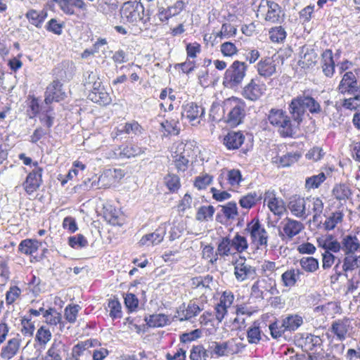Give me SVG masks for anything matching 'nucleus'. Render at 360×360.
<instances>
[{
	"label": "nucleus",
	"mask_w": 360,
	"mask_h": 360,
	"mask_svg": "<svg viewBox=\"0 0 360 360\" xmlns=\"http://www.w3.org/2000/svg\"><path fill=\"white\" fill-rule=\"evenodd\" d=\"M288 111L292 120L299 126L307 111L312 115H318L322 112V108L316 99L310 95L302 94L291 100L288 105Z\"/></svg>",
	"instance_id": "1"
},
{
	"label": "nucleus",
	"mask_w": 360,
	"mask_h": 360,
	"mask_svg": "<svg viewBox=\"0 0 360 360\" xmlns=\"http://www.w3.org/2000/svg\"><path fill=\"white\" fill-rule=\"evenodd\" d=\"M268 120L271 125L278 128L282 137H292L295 133L290 118L281 109H271Z\"/></svg>",
	"instance_id": "2"
},
{
	"label": "nucleus",
	"mask_w": 360,
	"mask_h": 360,
	"mask_svg": "<svg viewBox=\"0 0 360 360\" xmlns=\"http://www.w3.org/2000/svg\"><path fill=\"white\" fill-rule=\"evenodd\" d=\"M224 106L230 108L227 122L233 127L238 126L245 116V102L237 97H231L224 102Z\"/></svg>",
	"instance_id": "3"
},
{
	"label": "nucleus",
	"mask_w": 360,
	"mask_h": 360,
	"mask_svg": "<svg viewBox=\"0 0 360 360\" xmlns=\"http://www.w3.org/2000/svg\"><path fill=\"white\" fill-rule=\"evenodd\" d=\"M247 65L244 62L234 61L226 70L224 84L229 88L238 87L246 75Z\"/></svg>",
	"instance_id": "4"
},
{
	"label": "nucleus",
	"mask_w": 360,
	"mask_h": 360,
	"mask_svg": "<svg viewBox=\"0 0 360 360\" xmlns=\"http://www.w3.org/2000/svg\"><path fill=\"white\" fill-rule=\"evenodd\" d=\"M257 12V16L260 15L267 22L271 23L280 22L281 8L274 1L260 0Z\"/></svg>",
	"instance_id": "5"
},
{
	"label": "nucleus",
	"mask_w": 360,
	"mask_h": 360,
	"mask_svg": "<svg viewBox=\"0 0 360 360\" xmlns=\"http://www.w3.org/2000/svg\"><path fill=\"white\" fill-rule=\"evenodd\" d=\"M179 1H177L173 6L169 7L167 10L159 11L158 15L161 21H167L170 27L173 35L180 33V7Z\"/></svg>",
	"instance_id": "6"
},
{
	"label": "nucleus",
	"mask_w": 360,
	"mask_h": 360,
	"mask_svg": "<svg viewBox=\"0 0 360 360\" xmlns=\"http://www.w3.org/2000/svg\"><path fill=\"white\" fill-rule=\"evenodd\" d=\"M244 232L250 234L252 242L257 248L259 246H267L268 233L258 219H253L249 222L247 224V227L244 229Z\"/></svg>",
	"instance_id": "7"
},
{
	"label": "nucleus",
	"mask_w": 360,
	"mask_h": 360,
	"mask_svg": "<svg viewBox=\"0 0 360 360\" xmlns=\"http://www.w3.org/2000/svg\"><path fill=\"white\" fill-rule=\"evenodd\" d=\"M304 229L302 222L286 217L280 224L278 236L283 240H291L298 235Z\"/></svg>",
	"instance_id": "8"
},
{
	"label": "nucleus",
	"mask_w": 360,
	"mask_h": 360,
	"mask_svg": "<svg viewBox=\"0 0 360 360\" xmlns=\"http://www.w3.org/2000/svg\"><path fill=\"white\" fill-rule=\"evenodd\" d=\"M123 19L129 22H137L143 20L144 17V8L143 5L137 1L125 2L120 11Z\"/></svg>",
	"instance_id": "9"
},
{
	"label": "nucleus",
	"mask_w": 360,
	"mask_h": 360,
	"mask_svg": "<svg viewBox=\"0 0 360 360\" xmlns=\"http://www.w3.org/2000/svg\"><path fill=\"white\" fill-rule=\"evenodd\" d=\"M264 292H268L271 295L279 294V291L276 288V282L274 279H258L251 287V294L256 298L264 299Z\"/></svg>",
	"instance_id": "10"
},
{
	"label": "nucleus",
	"mask_w": 360,
	"mask_h": 360,
	"mask_svg": "<svg viewBox=\"0 0 360 360\" xmlns=\"http://www.w3.org/2000/svg\"><path fill=\"white\" fill-rule=\"evenodd\" d=\"M33 166L34 169L28 174L22 184V186L28 195H32L37 191L42 183L43 169L38 166L37 162H34Z\"/></svg>",
	"instance_id": "11"
},
{
	"label": "nucleus",
	"mask_w": 360,
	"mask_h": 360,
	"mask_svg": "<svg viewBox=\"0 0 360 360\" xmlns=\"http://www.w3.org/2000/svg\"><path fill=\"white\" fill-rule=\"evenodd\" d=\"M234 275L238 281H243L246 279H253L257 276L255 267L246 262V259L240 257L234 264Z\"/></svg>",
	"instance_id": "12"
},
{
	"label": "nucleus",
	"mask_w": 360,
	"mask_h": 360,
	"mask_svg": "<svg viewBox=\"0 0 360 360\" xmlns=\"http://www.w3.org/2000/svg\"><path fill=\"white\" fill-rule=\"evenodd\" d=\"M266 91V85L261 83L257 78L252 79L250 82L244 86L242 95L250 101H257Z\"/></svg>",
	"instance_id": "13"
},
{
	"label": "nucleus",
	"mask_w": 360,
	"mask_h": 360,
	"mask_svg": "<svg viewBox=\"0 0 360 360\" xmlns=\"http://www.w3.org/2000/svg\"><path fill=\"white\" fill-rule=\"evenodd\" d=\"M204 110L195 103H189L184 106L181 118H184L192 125L195 126L200 123V117L203 115Z\"/></svg>",
	"instance_id": "14"
},
{
	"label": "nucleus",
	"mask_w": 360,
	"mask_h": 360,
	"mask_svg": "<svg viewBox=\"0 0 360 360\" xmlns=\"http://www.w3.org/2000/svg\"><path fill=\"white\" fill-rule=\"evenodd\" d=\"M288 207L291 213L297 218L307 217V198L293 195L290 198Z\"/></svg>",
	"instance_id": "15"
},
{
	"label": "nucleus",
	"mask_w": 360,
	"mask_h": 360,
	"mask_svg": "<svg viewBox=\"0 0 360 360\" xmlns=\"http://www.w3.org/2000/svg\"><path fill=\"white\" fill-rule=\"evenodd\" d=\"M352 321L349 318L335 320L331 325L333 332L339 340H344L349 335L352 330Z\"/></svg>",
	"instance_id": "16"
},
{
	"label": "nucleus",
	"mask_w": 360,
	"mask_h": 360,
	"mask_svg": "<svg viewBox=\"0 0 360 360\" xmlns=\"http://www.w3.org/2000/svg\"><path fill=\"white\" fill-rule=\"evenodd\" d=\"M65 92L62 90V84L58 80L53 81L47 87L45 91L46 104H51L52 102H58L63 100Z\"/></svg>",
	"instance_id": "17"
},
{
	"label": "nucleus",
	"mask_w": 360,
	"mask_h": 360,
	"mask_svg": "<svg viewBox=\"0 0 360 360\" xmlns=\"http://www.w3.org/2000/svg\"><path fill=\"white\" fill-rule=\"evenodd\" d=\"M68 354V347L62 341L54 340L46 352L45 360H63Z\"/></svg>",
	"instance_id": "18"
},
{
	"label": "nucleus",
	"mask_w": 360,
	"mask_h": 360,
	"mask_svg": "<svg viewBox=\"0 0 360 360\" xmlns=\"http://www.w3.org/2000/svg\"><path fill=\"white\" fill-rule=\"evenodd\" d=\"M341 242L342 250L345 255H352L360 252V239L356 234L342 235Z\"/></svg>",
	"instance_id": "19"
},
{
	"label": "nucleus",
	"mask_w": 360,
	"mask_h": 360,
	"mask_svg": "<svg viewBox=\"0 0 360 360\" xmlns=\"http://www.w3.org/2000/svg\"><path fill=\"white\" fill-rule=\"evenodd\" d=\"M60 10L67 15H74V7L83 11H87V5L83 0H53Z\"/></svg>",
	"instance_id": "20"
},
{
	"label": "nucleus",
	"mask_w": 360,
	"mask_h": 360,
	"mask_svg": "<svg viewBox=\"0 0 360 360\" xmlns=\"http://www.w3.org/2000/svg\"><path fill=\"white\" fill-rule=\"evenodd\" d=\"M307 217L313 214V221L319 222L323 210V202L319 197L307 198Z\"/></svg>",
	"instance_id": "21"
},
{
	"label": "nucleus",
	"mask_w": 360,
	"mask_h": 360,
	"mask_svg": "<svg viewBox=\"0 0 360 360\" xmlns=\"http://www.w3.org/2000/svg\"><path fill=\"white\" fill-rule=\"evenodd\" d=\"M233 346H234L233 340L223 343L212 342L209 347L210 354H214L217 356H228L238 351Z\"/></svg>",
	"instance_id": "22"
},
{
	"label": "nucleus",
	"mask_w": 360,
	"mask_h": 360,
	"mask_svg": "<svg viewBox=\"0 0 360 360\" xmlns=\"http://www.w3.org/2000/svg\"><path fill=\"white\" fill-rule=\"evenodd\" d=\"M357 84L358 82L355 75L349 71L343 75L338 89L340 94L349 95Z\"/></svg>",
	"instance_id": "23"
},
{
	"label": "nucleus",
	"mask_w": 360,
	"mask_h": 360,
	"mask_svg": "<svg viewBox=\"0 0 360 360\" xmlns=\"http://www.w3.org/2000/svg\"><path fill=\"white\" fill-rule=\"evenodd\" d=\"M201 309L195 302L190 301L184 310H181V327L186 324L195 323L196 316L201 311Z\"/></svg>",
	"instance_id": "24"
},
{
	"label": "nucleus",
	"mask_w": 360,
	"mask_h": 360,
	"mask_svg": "<svg viewBox=\"0 0 360 360\" xmlns=\"http://www.w3.org/2000/svg\"><path fill=\"white\" fill-rule=\"evenodd\" d=\"M245 136L240 131H229L224 138L223 143L229 150L239 148L243 143Z\"/></svg>",
	"instance_id": "25"
},
{
	"label": "nucleus",
	"mask_w": 360,
	"mask_h": 360,
	"mask_svg": "<svg viewBox=\"0 0 360 360\" xmlns=\"http://www.w3.org/2000/svg\"><path fill=\"white\" fill-rule=\"evenodd\" d=\"M21 338L19 335L9 340L6 346L1 351V356L5 359H10L14 356L19 350Z\"/></svg>",
	"instance_id": "26"
},
{
	"label": "nucleus",
	"mask_w": 360,
	"mask_h": 360,
	"mask_svg": "<svg viewBox=\"0 0 360 360\" xmlns=\"http://www.w3.org/2000/svg\"><path fill=\"white\" fill-rule=\"evenodd\" d=\"M257 72L259 75L269 77L276 71V65L272 58L266 57L257 63Z\"/></svg>",
	"instance_id": "27"
},
{
	"label": "nucleus",
	"mask_w": 360,
	"mask_h": 360,
	"mask_svg": "<svg viewBox=\"0 0 360 360\" xmlns=\"http://www.w3.org/2000/svg\"><path fill=\"white\" fill-rule=\"evenodd\" d=\"M165 227H159L153 233L143 236L139 241L141 245H158L162 241L165 235Z\"/></svg>",
	"instance_id": "28"
},
{
	"label": "nucleus",
	"mask_w": 360,
	"mask_h": 360,
	"mask_svg": "<svg viewBox=\"0 0 360 360\" xmlns=\"http://www.w3.org/2000/svg\"><path fill=\"white\" fill-rule=\"evenodd\" d=\"M332 195L340 203H345L351 197L352 191L349 186L345 184H336L332 190Z\"/></svg>",
	"instance_id": "29"
},
{
	"label": "nucleus",
	"mask_w": 360,
	"mask_h": 360,
	"mask_svg": "<svg viewBox=\"0 0 360 360\" xmlns=\"http://www.w3.org/2000/svg\"><path fill=\"white\" fill-rule=\"evenodd\" d=\"M322 70L326 77H332L335 71V62L330 50H326L322 53Z\"/></svg>",
	"instance_id": "30"
},
{
	"label": "nucleus",
	"mask_w": 360,
	"mask_h": 360,
	"mask_svg": "<svg viewBox=\"0 0 360 360\" xmlns=\"http://www.w3.org/2000/svg\"><path fill=\"white\" fill-rule=\"evenodd\" d=\"M301 275H303V273L298 269L287 270L281 275L283 285L288 288L294 286Z\"/></svg>",
	"instance_id": "31"
},
{
	"label": "nucleus",
	"mask_w": 360,
	"mask_h": 360,
	"mask_svg": "<svg viewBox=\"0 0 360 360\" xmlns=\"http://www.w3.org/2000/svg\"><path fill=\"white\" fill-rule=\"evenodd\" d=\"M25 17L32 25L39 28L47 17V12L44 10L38 11L31 9L26 13Z\"/></svg>",
	"instance_id": "32"
},
{
	"label": "nucleus",
	"mask_w": 360,
	"mask_h": 360,
	"mask_svg": "<svg viewBox=\"0 0 360 360\" xmlns=\"http://www.w3.org/2000/svg\"><path fill=\"white\" fill-rule=\"evenodd\" d=\"M217 253L221 257L235 255L236 252L232 239L229 237L222 238L218 244Z\"/></svg>",
	"instance_id": "33"
},
{
	"label": "nucleus",
	"mask_w": 360,
	"mask_h": 360,
	"mask_svg": "<svg viewBox=\"0 0 360 360\" xmlns=\"http://www.w3.org/2000/svg\"><path fill=\"white\" fill-rule=\"evenodd\" d=\"M41 243L35 239H25L18 245V251L25 255H32L39 249Z\"/></svg>",
	"instance_id": "34"
},
{
	"label": "nucleus",
	"mask_w": 360,
	"mask_h": 360,
	"mask_svg": "<svg viewBox=\"0 0 360 360\" xmlns=\"http://www.w3.org/2000/svg\"><path fill=\"white\" fill-rule=\"evenodd\" d=\"M103 217L106 221L113 226H122L123 224V219L120 212L111 206L106 208Z\"/></svg>",
	"instance_id": "35"
},
{
	"label": "nucleus",
	"mask_w": 360,
	"mask_h": 360,
	"mask_svg": "<svg viewBox=\"0 0 360 360\" xmlns=\"http://www.w3.org/2000/svg\"><path fill=\"white\" fill-rule=\"evenodd\" d=\"M89 98L101 105H107L112 101L110 96L104 89L98 91H91L89 94Z\"/></svg>",
	"instance_id": "36"
},
{
	"label": "nucleus",
	"mask_w": 360,
	"mask_h": 360,
	"mask_svg": "<svg viewBox=\"0 0 360 360\" xmlns=\"http://www.w3.org/2000/svg\"><path fill=\"white\" fill-rule=\"evenodd\" d=\"M196 148L193 142L185 143L183 151L181 152V165L187 166L190 162H192L196 155Z\"/></svg>",
	"instance_id": "37"
},
{
	"label": "nucleus",
	"mask_w": 360,
	"mask_h": 360,
	"mask_svg": "<svg viewBox=\"0 0 360 360\" xmlns=\"http://www.w3.org/2000/svg\"><path fill=\"white\" fill-rule=\"evenodd\" d=\"M303 323L302 318L300 316H288L283 320L281 328L285 330H297Z\"/></svg>",
	"instance_id": "38"
},
{
	"label": "nucleus",
	"mask_w": 360,
	"mask_h": 360,
	"mask_svg": "<svg viewBox=\"0 0 360 360\" xmlns=\"http://www.w3.org/2000/svg\"><path fill=\"white\" fill-rule=\"evenodd\" d=\"M52 337L49 329L45 326H41L37 331L35 335V342L43 348H45L46 344L51 340Z\"/></svg>",
	"instance_id": "39"
},
{
	"label": "nucleus",
	"mask_w": 360,
	"mask_h": 360,
	"mask_svg": "<svg viewBox=\"0 0 360 360\" xmlns=\"http://www.w3.org/2000/svg\"><path fill=\"white\" fill-rule=\"evenodd\" d=\"M91 346V344L89 341L82 342L73 347L72 352L78 359L81 356L89 359L91 356V352L89 349Z\"/></svg>",
	"instance_id": "40"
},
{
	"label": "nucleus",
	"mask_w": 360,
	"mask_h": 360,
	"mask_svg": "<svg viewBox=\"0 0 360 360\" xmlns=\"http://www.w3.org/2000/svg\"><path fill=\"white\" fill-rule=\"evenodd\" d=\"M226 179L228 181L230 188H238L243 181L241 172L239 169H230L225 173Z\"/></svg>",
	"instance_id": "41"
},
{
	"label": "nucleus",
	"mask_w": 360,
	"mask_h": 360,
	"mask_svg": "<svg viewBox=\"0 0 360 360\" xmlns=\"http://www.w3.org/2000/svg\"><path fill=\"white\" fill-rule=\"evenodd\" d=\"M342 212L340 211H335L326 218L323 223V226L326 230H333L338 224H340L342 221Z\"/></svg>",
	"instance_id": "42"
},
{
	"label": "nucleus",
	"mask_w": 360,
	"mask_h": 360,
	"mask_svg": "<svg viewBox=\"0 0 360 360\" xmlns=\"http://www.w3.org/2000/svg\"><path fill=\"white\" fill-rule=\"evenodd\" d=\"M360 267V256H354V254L347 255L344 259L342 269L344 271H353Z\"/></svg>",
	"instance_id": "43"
},
{
	"label": "nucleus",
	"mask_w": 360,
	"mask_h": 360,
	"mask_svg": "<svg viewBox=\"0 0 360 360\" xmlns=\"http://www.w3.org/2000/svg\"><path fill=\"white\" fill-rule=\"evenodd\" d=\"M145 321L149 327H162L167 322V318L162 314H153L145 318Z\"/></svg>",
	"instance_id": "44"
},
{
	"label": "nucleus",
	"mask_w": 360,
	"mask_h": 360,
	"mask_svg": "<svg viewBox=\"0 0 360 360\" xmlns=\"http://www.w3.org/2000/svg\"><path fill=\"white\" fill-rule=\"evenodd\" d=\"M144 153V150L136 145H129L123 148L120 153V158H130Z\"/></svg>",
	"instance_id": "45"
},
{
	"label": "nucleus",
	"mask_w": 360,
	"mask_h": 360,
	"mask_svg": "<svg viewBox=\"0 0 360 360\" xmlns=\"http://www.w3.org/2000/svg\"><path fill=\"white\" fill-rule=\"evenodd\" d=\"M300 264L302 269L307 272H314L319 269V262L312 257H302L300 260Z\"/></svg>",
	"instance_id": "46"
},
{
	"label": "nucleus",
	"mask_w": 360,
	"mask_h": 360,
	"mask_svg": "<svg viewBox=\"0 0 360 360\" xmlns=\"http://www.w3.org/2000/svg\"><path fill=\"white\" fill-rule=\"evenodd\" d=\"M259 198L260 196L256 192L249 193L240 199L239 204L243 208L250 209L255 205Z\"/></svg>",
	"instance_id": "47"
},
{
	"label": "nucleus",
	"mask_w": 360,
	"mask_h": 360,
	"mask_svg": "<svg viewBox=\"0 0 360 360\" xmlns=\"http://www.w3.org/2000/svg\"><path fill=\"white\" fill-rule=\"evenodd\" d=\"M118 131L120 134L125 133L127 134L139 135L141 134L142 127L137 122L133 121L125 123L124 126L118 129Z\"/></svg>",
	"instance_id": "48"
},
{
	"label": "nucleus",
	"mask_w": 360,
	"mask_h": 360,
	"mask_svg": "<svg viewBox=\"0 0 360 360\" xmlns=\"http://www.w3.org/2000/svg\"><path fill=\"white\" fill-rule=\"evenodd\" d=\"M210 356V351L206 350L202 345L193 346L190 358L191 360H206Z\"/></svg>",
	"instance_id": "49"
},
{
	"label": "nucleus",
	"mask_w": 360,
	"mask_h": 360,
	"mask_svg": "<svg viewBox=\"0 0 360 360\" xmlns=\"http://www.w3.org/2000/svg\"><path fill=\"white\" fill-rule=\"evenodd\" d=\"M232 241L236 253H241L245 251L248 248V243L246 238L239 233L235 235L232 238Z\"/></svg>",
	"instance_id": "50"
},
{
	"label": "nucleus",
	"mask_w": 360,
	"mask_h": 360,
	"mask_svg": "<svg viewBox=\"0 0 360 360\" xmlns=\"http://www.w3.org/2000/svg\"><path fill=\"white\" fill-rule=\"evenodd\" d=\"M247 338L250 344H257L261 340V330L256 323L248 329Z\"/></svg>",
	"instance_id": "51"
},
{
	"label": "nucleus",
	"mask_w": 360,
	"mask_h": 360,
	"mask_svg": "<svg viewBox=\"0 0 360 360\" xmlns=\"http://www.w3.org/2000/svg\"><path fill=\"white\" fill-rule=\"evenodd\" d=\"M269 38L273 42H281L286 37V32L281 26L272 27L269 32Z\"/></svg>",
	"instance_id": "52"
},
{
	"label": "nucleus",
	"mask_w": 360,
	"mask_h": 360,
	"mask_svg": "<svg viewBox=\"0 0 360 360\" xmlns=\"http://www.w3.org/2000/svg\"><path fill=\"white\" fill-rule=\"evenodd\" d=\"M43 316L48 324L56 326L60 322L61 315L55 309L49 308L44 311Z\"/></svg>",
	"instance_id": "53"
},
{
	"label": "nucleus",
	"mask_w": 360,
	"mask_h": 360,
	"mask_svg": "<svg viewBox=\"0 0 360 360\" xmlns=\"http://www.w3.org/2000/svg\"><path fill=\"white\" fill-rule=\"evenodd\" d=\"M214 213V208L212 205L200 207L196 214V219L198 221H208L212 219Z\"/></svg>",
	"instance_id": "54"
},
{
	"label": "nucleus",
	"mask_w": 360,
	"mask_h": 360,
	"mask_svg": "<svg viewBox=\"0 0 360 360\" xmlns=\"http://www.w3.org/2000/svg\"><path fill=\"white\" fill-rule=\"evenodd\" d=\"M326 180V175L323 172H321L317 175L308 177L306 179L305 186L308 189L316 188L321 183Z\"/></svg>",
	"instance_id": "55"
},
{
	"label": "nucleus",
	"mask_w": 360,
	"mask_h": 360,
	"mask_svg": "<svg viewBox=\"0 0 360 360\" xmlns=\"http://www.w3.org/2000/svg\"><path fill=\"white\" fill-rule=\"evenodd\" d=\"M108 307L110 309V316L112 319H118L122 316L121 304L117 299L110 300Z\"/></svg>",
	"instance_id": "56"
},
{
	"label": "nucleus",
	"mask_w": 360,
	"mask_h": 360,
	"mask_svg": "<svg viewBox=\"0 0 360 360\" xmlns=\"http://www.w3.org/2000/svg\"><path fill=\"white\" fill-rule=\"evenodd\" d=\"M69 245L75 249L82 248L88 245V241L82 234L71 236L68 239Z\"/></svg>",
	"instance_id": "57"
},
{
	"label": "nucleus",
	"mask_w": 360,
	"mask_h": 360,
	"mask_svg": "<svg viewBox=\"0 0 360 360\" xmlns=\"http://www.w3.org/2000/svg\"><path fill=\"white\" fill-rule=\"evenodd\" d=\"M80 309V307L78 304L68 305L65 309V317L66 320L73 323L76 321L77 314Z\"/></svg>",
	"instance_id": "58"
},
{
	"label": "nucleus",
	"mask_w": 360,
	"mask_h": 360,
	"mask_svg": "<svg viewBox=\"0 0 360 360\" xmlns=\"http://www.w3.org/2000/svg\"><path fill=\"white\" fill-rule=\"evenodd\" d=\"M221 212L227 219H234L238 215L236 203L229 202L225 205H221Z\"/></svg>",
	"instance_id": "59"
},
{
	"label": "nucleus",
	"mask_w": 360,
	"mask_h": 360,
	"mask_svg": "<svg viewBox=\"0 0 360 360\" xmlns=\"http://www.w3.org/2000/svg\"><path fill=\"white\" fill-rule=\"evenodd\" d=\"M220 51L224 56L232 57L237 53L238 49L235 44L226 41L221 44Z\"/></svg>",
	"instance_id": "60"
},
{
	"label": "nucleus",
	"mask_w": 360,
	"mask_h": 360,
	"mask_svg": "<svg viewBox=\"0 0 360 360\" xmlns=\"http://www.w3.org/2000/svg\"><path fill=\"white\" fill-rule=\"evenodd\" d=\"M21 333L22 335L27 337H32L35 329L34 323L32 322L30 319L23 318L21 320Z\"/></svg>",
	"instance_id": "61"
},
{
	"label": "nucleus",
	"mask_w": 360,
	"mask_h": 360,
	"mask_svg": "<svg viewBox=\"0 0 360 360\" xmlns=\"http://www.w3.org/2000/svg\"><path fill=\"white\" fill-rule=\"evenodd\" d=\"M21 290L16 285L11 286L6 293V302L8 304H13L20 295Z\"/></svg>",
	"instance_id": "62"
},
{
	"label": "nucleus",
	"mask_w": 360,
	"mask_h": 360,
	"mask_svg": "<svg viewBox=\"0 0 360 360\" xmlns=\"http://www.w3.org/2000/svg\"><path fill=\"white\" fill-rule=\"evenodd\" d=\"M186 53H187V59L188 60H191V59H194L198 53H200L201 51V46L196 42L189 43L186 45Z\"/></svg>",
	"instance_id": "63"
},
{
	"label": "nucleus",
	"mask_w": 360,
	"mask_h": 360,
	"mask_svg": "<svg viewBox=\"0 0 360 360\" xmlns=\"http://www.w3.org/2000/svg\"><path fill=\"white\" fill-rule=\"evenodd\" d=\"M165 183L171 191H177L179 188V178L176 175L169 174L165 177Z\"/></svg>",
	"instance_id": "64"
}]
</instances>
